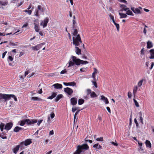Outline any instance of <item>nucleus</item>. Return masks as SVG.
Listing matches in <instances>:
<instances>
[{
    "mask_svg": "<svg viewBox=\"0 0 154 154\" xmlns=\"http://www.w3.org/2000/svg\"><path fill=\"white\" fill-rule=\"evenodd\" d=\"M73 43L75 46V52L78 55H79L81 54V50L77 46H79L80 45L82 44L83 45V48H85L84 45L83 44L81 40L80 35L78 34L76 37H74L72 38Z\"/></svg>",
    "mask_w": 154,
    "mask_h": 154,
    "instance_id": "nucleus-1",
    "label": "nucleus"
},
{
    "mask_svg": "<svg viewBox=\"0 0 154 154\" xmlns=\"http://www.w3.org/2000/svg\"><path fill=\"white\" fill-rule=\"evenodd\" d=\"M71 58L72 59V60L70 59L69 62V65L68 66V67L74 66L75 64L77 66H79L81 64H84V62H82L84 60L78 59L75 56H72Z\"/></svg>",
    "mask_w": 154,
    "mask_h": 154,
    "instance_id": "nucleus-2",
    "label": "nucleus"
},
{
    "mask_svg": "<svg viewBox=\"0 0 154 154\" xmlns=\"http://www.w3.org/2000/svg\"><path fill=\"white\" fill-rule=\"evenodd\" d=\"M89 146L86 144H84L82 145H79L77 146V150L73 154H81L86 150L88 149Z\"/></svg>",
    "mask_w": 154,
    "mask_h": 154,
    "instance_id": "nucleus-3",
    "label": "nucleus"
},
{
    "mask_svg": "<svg viewBox=\"0 0 154 154\" xmlns=\"http://www.w3.org/2000/svg\"><path fill=\"white\" fill-rule=\"evenodd\" d=\"M11 97L14 98L15 101L17 100V99L16 96L13 94H7L0 93V101H2V100H4L5 101L11 99Z\"/></svg>",
    "mask_w": 154,
    "mask_h": 154,
    "instance_id": "nucleus-4",
    "label": "nucleus"
},
{
    "mask_svg": "<svg viewBox=\"0 0 154 154\" xmlns=\"http://www.w3.org/2000/svg\"><path fill=\"white\" fill-rule=\"evenodd\" d=\"M37 122V120L32 119L30 120L29 119H25L19 122L18 123L20 126H23L26 123L27 125H31L34 124V123Z\"/></svg>",
    "mask_w": 154,
    "mask_h": 154,
    "instance_id": "nucleus-5",
    "label": "nucleus"
},
{
    "mask_svg": "<svg viewBox=\"0 0 154 154\" xmlns=\"http://www.w3.org/2000/svg\"><path fill=\"white\" fill-rule=\"evenodd\" d=\"M32 143V142L30 139L26 140L20 143V147H22L23 145L25 146H28Z\"/></svg>",
    "mask_w": 154,
    "mask_h": 154,
    "instance_id": "nucleus-6",
    "label": "nucleus"
},
{
    "mask_svg": "<svg viewBox=\"0 0 154 154\" xmlns=\"http://www.w3.org/2000/svg\"><path fill=\"white\" fill-rule=\"evenodd\" d=\"M45 43L43 42L41 44H38L35 46L32 47V49L34 51H38L39 49L41 48H42V46L44 45H45Z\"/></svg>",
    "mask_w": 154,
    "mask_h": 154,
    "instance_id": "nucleus-7",
    "label": "nucleus"
},
{
    "mask_svg": "<svg viewBox=\"0 0 154 154\" xmlns=\"http://www.w3.org/2000/svg\"><path fill=\"white\" fill-rule=\"evenodd\" d=\"M64 91L69 95H71L73 92L72 90L68 87L64 88Z\"/></svg>",
    "mask_w": 154,
    "mask_h": 154,
    "instance_id": "nucleus-8",
    "label": "nucleus"
},
{
    "mask_svg": "<svg viewBox=\"0 0 154 154\" xmlns=\"http://www.w3.org/2000/svg\"><path fill=\"white\" fill-rule=\"evenodd\" d=\"M49 19L48 17L45 18L43 21L41 23V25L43 26V28H45L47 26V24L48 22Z\"/></svg>",
    "mask_w": 154,
    "mask_h": 154,
    "instance_id": "nucleus-9",
    "label": "nucleus"
},
{
    "mask_svg": "<svg viewBox=\"0 0 154 154\" xmlns=\"http://www.w3.org/2000/svg\"><path fill=\"white\" fill-rule=\"evenodd\" d=\"M13 126V123L12 122H10L7 123L5 125V129L8 131Z\"/></svg>",
    "mask_w": 154,
    "mask_h": 154,
    "instance_id": "nucleus-10",
    "label": "nucleus"
},
{
    "mask_svg": "<svg viewBox=\"0 0 154 154\" xmlns=\"http://www.w3.org/2000/svg\"><path fill=\"white\" fill-rule=\"evenodd\" d=\"M131 9L135 14H141L142 12L138 8H135L134 7H131Z\"/></svg>",
    "mask_w": 154,
    "mask_h": 154,
    "instance_id": "nucleus-11",
    "label": "nucleus"
},
{
    "mask_svg": "<svg viewBox=\"0 0 154 154\" xmlns=\"http://www.w3.org/2000/svg\"><path fill=\"white\" fill-rule=\"evenodd\" d=\"M77 99L76 97H73L71 99V103L72 105H75L77 103Z\"/></svg>",
    "mask_w": 154,
    "mask_h": 154,
    "instance_id": "nucleus-12",
    "label": "nucleus"
},
{
    "mask_svg": "<svg viewBox=\"0 0 154 154\" xmlns=\"http://www.w3.org/2000/svg\"><path fill=\"white\" fill-rule=\"evenodd\" d=\"M150 56L149 57L150 59H154V49H152L149 51Z\"/></svg>",
    "mask_w": 154,
    "mask_h": 154,
    "instance_id": "nucleus-13",
    "label": "nucleus"
},
{
    "mask_svg": "<svg viewBox=\"0 0 154 154\" xmlns=\"http://www.w3.org/2000/svg\"><path fill=\"white\" fill-rule=\"evenodd\" d=\"M52 86H54L55 89H61L63 87L61 84L58 83L55 84L53 85Z\"/></svg>",
    "mask_w": 154,
    "mask_h": 154,
    "instance_id": "nucleus-14",
    "label": "nucleus"
},
{
    "mask_svg": "<svg viewBox=\"0 0 154 154\" xmlns=\"http://www.w3.org/2000/svg\"><path fill=\"white\" fill-rule=\"evenodd\" d=\"M100 100H103L104 102L106 104H107L109 103V101L108 99L105 97L103 95H101V96Z\"/></svg>",
    "mask_w": 154,
    "mask_h": 154,
    "instance_id": "nucleus-15",
    "label": "nucleus"
},
{
    "mask_svg": "<svg viewBox=\"0 0 154 154\" xmlns=\"http://www.w3.org/2000/svg\"><path fill=\"white\" fill-rule=\"evenodd\" d=\"M63 84L65 85H66V86L69 85V86H75L76 84V83L74 82H68V83L63 82Z\"/></svg>",
    "mask_w": 154,
    "mask_h": 154,
    "instance_id": "nucleus-16",
    "label": "nucleus"
},
{
    "mask_svg": "<svg viewBox=\"0 0 154 154\" xmlns=\"http://www.w3.org/2000/svg\"><path fill=\"white\" fill-rule=\"evenodd\" d=\"M8 4V2L7 0H5L2 1V0H0V5L5 6L7 5Z\"/></svg>",
    "mask_w": 154,
    "mask_h": 154,
    "instance_id": "nucleus-17",
    "label": "nucleus"
},
{
    "mask_svg": "<svg viewBox=\"0 0 154 154\" xmlns=\"http://www.w3.org/2000/svg\"><path fill=\"white\" fill-rule=\"evenodd\" d=\"M20 147V145H17L15 148H14L13 149V152L15 154H16L19 150V149Z\"/></svg>",
    "mask_w": 154,
    "mask_h": 154,
    "instance_id": "nucleus-18",
    "label": "nucleus"
},
{
    "mask_svg": "<svg viewBox=\"0 0 154 154\" xmlns=\"http://www.w3.org/2000/svg\"><path fill=\"white\" fill-rule=\"evenodd\" d=\"M23 128H22L16 126L14 128V131L15 132H19V131L23 130Z\"/></svg>",
    "mask_w": 154,
    "mask_h": 154,
    "instance_id": "nucleus-19",
    "label": "nucleus"
},
{
    "mask_svg": "<svg viewBox=\"0 0 154 154\" xmlns=\"http://www.w3.org/2000/svg\"><path fill=\"white\" fill-rule=\"evenodd\" d=\"M147 48H150L152 47L153 45L151 42L149 41L147 42Z\"/></svg>",
    "mask_w": 154,
    "mask_h": 154,
    "instance_id": "nucleus-20",
    "label": "nucleus"
},
{
    "mask_svg": "<svg viewBox=\"0 0 154 154\" xmlns=\"http://www.w3.org/2000/svg\"><path fill=\"white\" fill-rule=\"evenodd\" d=\"M126 6L125 5H120V7L122 8V9L121 10V11H127L128 9H129V8H126Z\"/></svg>",
    "mask_w": 154,
    "mask_h": 154,
    "instance_id": "nucleus-21",
    "label": "nucleus"
},
{
    "mask_svg": "<svg viewBox=\"0 0 154 154\" xmlns=\"http://www.w3.org/2000/svg\"><path fill=\"white\" fill-rule=\"evenodd\" d=\"M63 95L62 94H59L56 97L55 99V102H57L60 99L63 97Z\"/></svg>",
    "mask_w": 154,
    "mask_h": 154,
    "instance_id": "nucleus-22",
    "label": "nucleus"
},
{
    "mask_svg": "<svg viewBox=\"0 0 154 154\" xmlns=\"http://www.w3.org/2000/svg\"><path fill=\"white\" fill-rule=\"evenodd\" d=\"M145 144L146 146L147 147H149L150 148L151 147V143L149 140H146L145 142Z\"/></svg>",
    "mask_w": 154,
    "mask_h": 154,
    "instance_id": "nucleus-23",
    "label": "nucleus"
},
{
    "mask_svg": "<svg viewBox=\"0 0 154 154\" xmlns=\"http://www.w3.org/2000/svg\"><path fill=\"white\" fill-rule=\"evenodd\" d=\"M34 24L35 25L34 29H35V31L36 32H38L39 30V28L38 26L35 23H34Z\"/></svg>",
    "mask_w": 154,
    "mask_h": 154,
    "instance_id": "nucleus-24",
    "label": "nucleus"
},
{
    "mask_svg": "<svg viewBox=\"0 0 154 154\" xmlns=\"http://www.w3.org/2000/svg\"><path fill=\"white\" fill-rule=\"evenodd\" d=\"M126 11V14L127 15H131V16L134 15V14H133V13L131 11L129 10V9H128V10L127 11Z\"/></svg>",
    "mask_w": 154,
    "mask_h": 154,
    "instance_id": "nucleus-25",
    "label": "nucleus"
},
{
    "mask_svg": "<svg viewBox=\"0 0 154 154\" xmlns=\"http://www.w3.org/2000/svg\"><path fill=\"white\" fill-rule=\"evenodd\" d=\"M37 8L38 10L40 11L41 12H43L44 11V10L43 8H42L41 5H38Z\"/></svg>",
    "mask_w": 154,
    "mask_h": 154,
    "instance_id": "nucleus-26",
    "label": "nucleus"
},
{
    "mask_svg": "<svg viewBox=\"0 0 154 154\" xmlns=\"http://www.w3.org/2000/svg\"><path fill=\"white\" fill-rule=\"evenodd\" d=\"M119 14L120 16V18H126L127 17V15L126 14L119 13Z\"/></svg>",
    "mask_w": 154,
    "mask_h": 154,
    "instance_id": "nucleus-27",
    "label": "nucleus"
},
{
    "mask_svg": "<svg viewBox=\"0 0 154 154\" xmlns=\"http://www.w3.org/2000/svg\"><path fill=\"white\" fill-rule=\"evenodd\" d=\"M56 94L54 92L52 94L51 96L49 97L48 98V99H51L55 97L56 96Z\"/></svg>",
    "mask_w": 154,
    "mask_h": 154,
    "instance_id": "nucleus-28",
    "label": "nucleus"
},
{
    "mask_svg": "<svg viewBox=\"0 0 154 154\" xmlns=\"http://www.w3.org/2000/svg\"><path fill=\"white\" fill-rule=\"evenodd\" d=\"M90 96L91 98H93L96 97H97V95L94 91H92L91 92L90 94Z\"/></svg>",
    "mask_w": 154,
    "mask_h": 154,
    "instance_id": "nucleus-29",
    "label": "nucleus"
},
{
    "mask_svg": "<svg viewBox=\"0 0 154 154\" xmlns=\"http://www.w3.org/2000/svg\"><path fill=\"white\" fill-rule=\"evenodd\" d=\"M31 100L34 101H40L41 100V99L37 97H32L31 98Z\"/></svg>",
    "mask_w": 154,
    "mask_h": 154,
    "instance_id": "nucleus-30",
    "label": "nucleus"
},
{
    "mask_svg": "<svg viewBox=\"0 0 154 154\" xmlns=\"http://www.w3.org/2000/svg\"><path fill=\"white\" fill-rule=\"evenodd\" d=\"M85 100H84L82 99H79L78 100V104L79 105H81L83 104Z\"/></svg>",
    "mask_w": 154,
    "mask_h": 154,
    "instance_id": "nucleus-31",
    "label": "nucleus"
},
{
    "mask_svg": "<svg viewBox=\"0 0 154 154\" xmlns=\"http://www.w3.org/2000/svg\"><path fill=\"white\" fill-rule=\"evenodd\" d=\"M115 25L116 27L117 31L119 32V24L116 23V22H114L113 23Z\"/></svg>",
    "mask_w": 154,
    "mask_h": 154,
    "instance_id": "nucleus-32",
    "label": "nucleus"
},
{
    "mask_svg": "<svg viewBox=\"0 0 154 154\" xmlns=\"http://www.w3.org/2000/svg\"><path fill=\"white\" fill-rule=\"evenodd\" d=\"M137 86H135L134 87L133 90V93L134 95H135L137 92Z\"/></svg>",
    "mask_w": 154,
    "mask_h": 154,
    "instance_id": "nucleus-33",
    "label": "nucleus"
},
{
    "mask_svg": "<svg viewBox=\"0 0 154 154\" xmlns=\"http://www.w3.org/2000/svg\"><path fill=\"white\" fill-rule=\"evenodd\" d=\"M78 33V30L77 29H74V31L72 33V35L74 36H77L78 35H77Z\"/></svg>",
    "mask_w": 154,
    "mask_h": 154,
    "instance_id": "nucleus-34",
    "label": "nucleus"
},
{
    "mask_svg": "<svg viewBox=\"0 0 154 154\" xmlns=\"http://www.w3.org/2000/svg\"><path fill=\"white\" fill-rule=\"evenodd\" d=\"M5 126V124L3 123H1L0 125V128L2 131L3 130L4 127Z\"/></svg>",
    "mask_w": 154,
    "mask_h": 154,
    "instance_id": "nucleus-35",
    "label": "nucleus"
},
{
    "mask_svg": "<svg viewBox=\"0 0 154 154\" xmlns=\"http://www.w3.org/2000/svg\"><path fill=\"white\" fill-rule=\"evenodd\" d=\"M17 42L13 43L12 42H10L9 43V45L11 46H14L17 45Z\"/></svg>",
    "mask_w": 154,
    "mask_h": 154,
    "instance_id": "nucleus-36",
    "label": "nucleus"
},
{
    "mask_svg": "<svg viewBox=\"0 0 154 154\" xmlns=\"http://www.w3.org/2000/svg\"><path fill=\"white\" fill-rule=\"evenodd\" d=\"M133 100L134 103V104H135V106L137 107H139V105L137 101L134 99H133Z\"/></svg>",
    "mask_w": 154,
    "mask_h": 154,
    "instance_id": "nucleus-37",
    "label": "nucleus"
},
{
    "mask_svg": "<svg viewBox=\"0 0 154 154\" xmlns=\"http://www.w3.org/2000/svg\"><path fill=\"white\" fill-rule=\"evenodd\" d=\"M109 15L110 17V19L112 20L113 23L114 22H115V21L114 20V17L110 14H109Z\"/></svg>",
    "mask_w": 154,
    "mask_h": 154,
    "instance_id": "nucleus-38",
    "label": "nucleus"
},
{
    "mask_svg": "<svg viewBox=\"0 0 154 154\" xmlns=\"http://www.w3.org/2000/svg\"><path fill=\"white\" fill-rule=\"evenodd\" d=\"M143 79H142L138 83V87H140L142 85L143 82Z\"/></svg>",
    "mask_w": 154,
    "mask_h": 154,
    "instance_id": "nucleus-39",
    "label": "nucleus"
},
{
    "mask_svg": "<svg viewBox=\"0 0 154 154\" xmlns=\"http://www.w3.org/2000/svg\"><path fill=\"white\" fill-rule=\"evenodd\" d=\"M96 81H94V80H93L92 81V82L93 85L96 88H97V83L96 82Z\"/></svg>",
    "mask_w": 154,
    "mask_h": 154,
    "instance_id": "nucleus-40",
    "label": "nucleus"
},
{
    "mask_svg": "<svg viewBox=\"0 0 154 154\" xmlns=\"http://www.w3.org/2000/svg\"><path fill=\"white\" fill-rule=\"evenodd\" d=\"M138 150L141 153H144L145 152L143 149L142 146H140V148L138 149Z\"/></svg>",
    "mask_w": 154,
    "mask_h": 154,
    "instance_id": "nucleus-41",
    "label": "nucleus"
},
{
    "mask_svg": "<svg viewBox=\"0 0 154 154\" xmlns=\"http://www.w3.org/2000/svg\"><path fill=\"white\" fill-rule=\"evenodd\" d=\"M23 11L27 13H28V14L29 15H31L32 13V11L30 10H24Z\"/></svg>",
    "mask_w": 154,
    "mask_h": 154,
    "instance_id": "nucleus-42",
    "label": "nucleus"
},
{
    "mask_svg": "<svg viewBox=\"0 0 154 154\" xmlns=\"http://www.w3.org/2000/svg\"><path fill=\"white\" fill-rule=\"evenodd\" d=\"M87 95H89V94H91V91L89 89H88L87 90Z\"/></svg>",
    "mask_w": 154,
    "mask_h": 154,
    "instance_id": "nucleus-43",
    "label": "nucleus"
},
{
    "mask_svg": "<svg viewBox=\"0 0 154 154\" xmlns=\"http://www.w3.org/2000/svg\"><path fill=\"white\" fill-rule=\"evenodd\" d=\"M115 142L112 141L111 142V143L114 145V146H117L118 145V143H116V140L115 141Z\"/></svg>",
    "mask_w": 154,
    "mask_h": 154,
    "instance_id": "nucleus-44",
    "label": "nucleus"
},
{
    "mask_svg": "<svg viewBox=\"0 0 154 154\" xmlns=\"http://www.w3.org/2000/svg\"><path fill=\"white\" fill-rule=\"evenodd\" d=\"M35 15L36 17H38L39 15L38 14V11L37 10H36L35 11Z\"/></svg>",
    "mask_w": 154,
    "mask_h": 154,
    "instance_id": "nucleus-45",
    "label": "nucleus"
},
{
    "mask_svg": "<svg viewBox=\"0 0 154 154\" xmlns=\"http://www.w3.org/2000/svg\"><path fill=\"white\" fill-rule=\"evenodd\" d=\"M80 71L81 72H86L87 71V69L86 68H83L80 69Z\"/></svg>",
    "mask_w": 154,
    "mask_h": 154,
    "instance_id": "nucleus-46",
    "label": "nucleus"
},
{
    "mask_svg": "<svg viewBox=\"0 0 154 154\" xmlns=\"http://www.w3.org/2000/svg\"><path fill=\"white\" fill-rule=\"evenodd\" d=\"M128 96L129 98H131L132 96L131 93L130 91L128 92Z\"/></svg>",
    "mask_w": 154,
    "mask_h": 154,
    "instance_id": "nucleus-47",
    "label": "nucleus"
},
{
    "mask_svg": "<svg viewBox=\"0 0 154 154\" xmlns=\"http://www.w3.org/2000/svg\"><path fill=\"white\" fill-rule=\"evenodd\" d=\"M134 122H135V123L136 124V127L137 128H138V126H139V124H138V123L137 122L136 119H134Z\"/></svg>",
    "mask_w": 154,
    "mask_h": 154,
    "instance_id": "nucleus-48",
    "label": "nucleus"
},
{
    "mask_svg": "<svg viewBox=\"0 0 154 154\" xmlns=\"http://www.w3.org/2000/svg\"><path fill=\"white\" fill-rule=\"evenodd\" d=\"M92 76L93 79V80L96 81L95 74L92 73Z\"/></svg>",
    "mask_w": 154,
    "mask_h": 154,
    "instance_id": "nucleus-49",
    "label": "nucleus"
},
{
    "mask_svg": "<svg viewBox=\"0 0 154 154\" xmlns=\"http://www.w3.org/2000/svg\"><path fill=\"white\" fill-rule=\"evenodd\" d=\"M96 140L97 141H103V137H100V138H97Z\"/></svg>",
    "mask_w": 154,
    "mask_h": 154,
    "instance_id": "nucleus-50",
    "label": "nucleus"
},
{
    "mask_svg": "<svg viewBox=\"0 0 154 154\" xmlns=\"http://www.w3.org/2000/svg\"><path fill=\"white\" fill-rule=\"evenodd\" d=\"M154 66V63L153 62H152L151 63V65L150 67L149 68V69L150 70H151L152 69L153 66Z\"/></svg>",
    "mask_w": 154,
    "mask_h": 154,
    "instance_id": "nucleus-51",
    "label": "nucleus"
},
{
    "mask_svg": "<svg viewBox=\"0 0 154 154\" xmlns=\"http://www.w3.org/2000/svg\"><path fill=\"white\" fill-rule=\"evenodd\" d=\"M66 69H64L63 70H62L61 72H60V74H64V73H66Z\"/></svg>",
    "mask_w": 154,
    "mask_h": 154,
    "instance_id": "nucleus-52",
    "label": "nucleus"
},
{
    "mask_svg": "<svg viewBox=\"0 0 154 154\" xmlns=\"http://www.w3.org/2000/svg\"><path fill=\"white\" fill-rule=\"evenodd\" d=\"M141 53L142 55H144L145 54L144 53V48H142L141 50Z\"/></svg>",
    "mask_w": 154,
    "mask_h": 154,
    "instance_id": "nucleus-53",
    "label": "nucleus"
},
{
    "mask_svg": "<svg viewBox=\"0 0 154 154\" xmlns=\"http://www.w3.org/2000/svg\"><path fill=\"white\" fill-rule=\"evenodd\" d=\"M98 143H96L94 145H93V147L96 149H98Z\"/></svg>",
    "mask_w": 154,
    "mask_h": 154,
    "instance_id": "nucleus-54",
    "label": "nucleus"
},
{
    "mask_svg": "<svg viewBox=\"0 0 154 154\" xmlns=\"http://www.w3.org/2000/svg\"><path fill=\"white\" fill-rule=\"evenodd\" d=\"M94 72L93 73H94V74H96L97 73V72H98L97 69L96 68H94Z\"/></svg>",
    "mask_w": 154,
    "mask_h": 154,
    "instance_id": "nucleus-55",
    "label": "nucleus"
},
{
    "mask_svg": "<svg viewBox=\"0 0 154 154\" xmlns=\"http://www.w3.org/2000/svg\"><path fill=\"white\" fill-rule=\"evenodd\" d=\"M39 34L41 35L42 36H43L44 35V34L43 32L42 31H39Z\"/></svg>",
    "mask_w": 154,
    "mask_h": 154,
    "instance_id": "nucleus-56",
    "label": "nucleus"
},
{
    "mask_svg": "<svg viewBox=\"0 0 154 154\" xmlns=\"http://www.w3.org/2000/svg\"><path fill=\"white\" fill-rule=\"evenodd\" d=\"M140 120L141 122L142 123V124H143V119L142 117L140 116Z\"/></svg>",
    "mask_w": 154,
    "mask_h": 154,
    "instance_id": "nucleus-57",
    "label": "nucleus"
},
{
    "mask_svg": "<svg viewBox=\"0 0 154 154\" xmlns=\"http://www.w3.org/2000/svg\"><path fill=\"white\" fill-rule=\"evenodd\" d=\"M9 60L11 61H12L13 60V58L11 56H9L8 57Z\"/></svg>",
    "mask_w": 154,
    "mask_h": 154,
    "instance_id": "nucleus-58",
    "label": "nucleus"
},
{
    "mask_svg": "<svg viewBox=\"0 0 154 154\" xmlns=\"http://www.w3.org/2000/svg\"><path fill=\"white\" fill-rule=\"evenodd\" d=\"M55 116V114L54 113H52L50 114V116L51 119L53 118Z\"/></svg>",
    "mask_w": 154,
    "mask_h": 154,
    "instance_id": "nucleus-59",
    "label": "nucleus"
},
{
    "mask_svg": "<svg viewBox=\"0 0 154 154\" xmlns=\"http://www.w3.org/2000/svg\"><path fill=\"white\" fill-rule=\"evenodd\" d=\"M147 30L145 28H144L143 30V32L145 35L146 34Z\"/></svg>",
    "mask_w": 154,
    "mask_h": 154,
    "instance_id": "nucleus-60",
    "label": "nucleus"
},
{
    "mask_svg": "<svg viewBox=\"0 0 154 154\" xmlns=\"http://www.w3.org/2000/svg\"><path fill=\"white\" fill-rule=\"evenodd\" d=\"M85 141L86 142L88 141L91 143H92V141L91 140H87V139H86V138L85 139Z\"/></svg>",
    "mask_w": 154,
    "mask_h": 154,
    "instance_id": "nucleus-61",
    "label": "nucleus"
},
{
    "mask_svg": "<svg viewBox=\"0 0 154 154\" xmlns=\"http://www.w3.org/2000/svg\"><path fill=\"white\" fill-rule=\"evenodd\" d=\"M77 110V108L76 107L75 108H72V111L74 112H75V111H76Z\"/></svg>",
    "mask_w": 154,
    "mask_h": 154,
    "instance_id": "nucleus-62",
    "label": "nucleus"
},
{
    "mask_svg": "<svg viewBox=\"0 0 154 154\" xmlns=\"http://www.w3.org/2000/svg\"><path fill=\"white\" fill-rule=\"evenodd\" d=\"M7 53V51H5V52H4L3 54H2V58H4L6 54Z\"/></svg>",
    "mask_w": 154,
    "mask_h": 154,
    "instance_id": "nucleus-63",
    "label": "nucleus"
},
{
    "mask_svg": "<svg viewBox=\"0 0 154 154\" xmlns=\"http://www.w3.org/2000/svg\"><path fill=\"white\" fill-rule=\"evenodd\" d=\"M43 120H39L38 121V122L37 123V124L39 126L40 125V124L42 122V121Z\"/></svg>",
    "mask_w": 154,
    "mask_h": 154,
    "instance_id": "nucleus-64",
    "label": "nucleus"
}]
</instances>
